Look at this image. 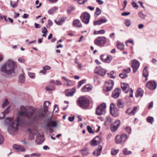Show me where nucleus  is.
<instances>
[{
    "label": "nucleus",
    "mask_w": 157,
    "mask_h": 157,
    "mask_svg": "<svg viewBox=\"0 0 157 157\" xmlns=\"http://www.w3.org/2000/svg\"><path fill=\"white\" fill-rule=\"evenodd\" d=\"M41 116L34 107L22 105L20 107V111L17 112V117L15 121H13V117H7L4 123L6 125L9 126L8 132L12 134L17 131L20 124L24 123V117L27 118L29 121L34 122L38 120Z\"/></svg>",
    "instance_id": "obj_1"
},
{
    "label": "nucleus",
    "mask_w": 157,
    "mask_h": 157,
    "mask_svg": "<svg viewBox=\"0 0 157 157\" xmlns=\"http://www.w3.org/2000/svg\"><path fill=\"white\" fill-rule=\"evenodd\" d=\"M17 68L16 62L11 59H8L2 66L1 71L7 75L15 73V69Z\"/></svg>",
    "instance_id": "obj_2"
},
{
    "label": "nucleus",
    "mask_w": 157,
    "mask_h": 157,
    "mask_svg": "<svg viewBox=\"0 0 157 157\" xmlns=\"http://www.w3.org/2000/svg\"><path fill=\"white\" fill-rule=\"evenodd\" d=\"M47 103H48V105H49L50 104V102L49 101H47L44 102V111H41L40 109H38L34 107L33 106H31L32 107H34V108H35V109H36L37 110L38 113L40 114L42 116H41V117H40V119H39L38 120H37V121H34V122H32L31 121H29L31 123H36L38 121L41 120L44 117L45 114L46 113V112L48 111V107L46 106V104Z\"/></svg>",
    "instance_id": "obj_3"
},
{
    "label": "nucleus",
    "mask_w": 157,
    "mask_h": 157,
    "mask_svg": "<svg viewBox=\"0 0 157 157\" xmlns=\"http://www.w3.org/2000/svg\"><path fill=\"white\" fill-rule=\"evenodd\" d=\"M90 101L85 96L79 97V106L83 109H87L89 106Z\"/></svg>",
    "instance_id": "obj_4"
},
{
    "label": "nucleus",
    "mask_w": 157,
    "mask_h": 157,
    "mask_svg": "<svg viewBox=\"0 0 157 157\" xmlns=\"http://www.w3.org/2000/svg\"><path fill=\"white\" fill-rule=\"evenodd\" d=\"M106 105L103 103L99 105L97 107L96 111V114L98 116L104 115L106 113Z\"/></svg>",
    "instance_id": "obj_5"
},
{
    "label": "nucleus",
    "mask_w": 157,
    "mask_h": 157,
    "mask_svg": "<svg viewBox=\"0 0 157 157\" xmlns=\"http://www.w3.org/2000/svg\"><path fill=\"white\" fill-rule=\"evenodd\" d=\"M107 41L106 38L105 36H100L97 37L94 41V43L97 46L103 47Z\"/></svg>",
    "instance_id": "obj_6"
},
{
    "label": "nucleus",
    "mask_w": 157,
    "mask_h": 157,
    "mask_svg": "<svg viewBox=\"0 0 157 157\" xmlns=\"http://www.w3.org/2000/svg\"><path fill=\"white\" fill-rule=\"evenodd\" d=\"M127 138V135L125 133H123L121 136L117 135L115 141L117 144L124 143Z\"/></svg>",
    "instance_id": "obj_7"
},
{
    "label": "nucleus",
    "mask_w": 157,
    "mask_h": 157,
    "mask_svg": "<svg viewBox=\"0 0 157 157\" xmlns=\"http://www.w3.org/2000/svg\"><path fill=\"white\" fill-rule=\"evenodd\" d=\"M115 105L113 103H111L110 106V111L112 115L117 117L119 116V113L117 108L115 107Z\"/></svg>",
    "instance_id": "obj_8"
},
{
    "label": "nucleus",
    "mask_w": 157,
    "mask_h": 157,
    "mask_svg": "<svg viewBox=\"0 0 157 157\" xmlns=\"http://www.w3.org/2000/svg\"><path fill=\"white\" fill-rule=\"evenodd\" d=\"M80 18L83 23L87 24L89 23L90 19V15L88 13L85 12L81 15Z\"/></svg>",
    "instance_id": "obj_9"
},
{
    "label": "nucleus",
    "mask_w": 157,
    "mask_h": 157,
    "mask_svg": "<svg viewBox=\"0 0 157 157\" xmlns=\"http://www.w3.org/2000/svg\"><path fill=\"white\" fill-rule=\"evenodd\" d=\"M140 65L139 62L136 59H134L132 61L131 67L133 69V72L135 73L138 69Z\"/></svg>",
    "instance_id": "obj_10"
},
{
    "label": "nucleus",
    "mask_w": 157,
    "mask_h": 157,
    "mask_svg": "<svg viewBox=\"0 0 157 157\" xmlns=\"http://www.w3.org/2000/svg\"><path fill=\"white\" fill-rule=\"evenodd\" d=\"M45 140L43 133L42 132L38 134L35 142L37 144H40L44 142Z\"/></svg>",
    "instance_id": "obj_11"
},
{
    "label": "nucleus",
    "mask_w": 157,
    "mask_h": 157,
    "mask_svg": "<svg viewBox=\"0 0 157 157\" xmlns=\"http://www.w3.org/2000/svg\"><path fill=\"white\" fill-rule=\"evenodd\" d=\"M94 71L95 73L101 76H104L106 72L105 70L100 67H96Z\"/></svg>",
    "instance_id": "obj_12"
},
{
    "label": "nucleus",
    "mask_w": 157,
    "mask_h": 157,
    "mask_svg": "<svg viewBox=\"0 0 157 157\" xmlns=\"http://www.w3.org/2000/svg\"><path fill=\"white\" fill-rule=\"evenodd\" d=\"M146 86L149 89L153 90L156 88L157 83L154 81H150L147 83Z\"/></svg>",
    "instance_id": "obj_13"
},
{
    "label": "nucleus",
    "mask_w": 157,
    "mask_h": 157,
    "mask_svg": "<svg viewBox=\"0 0 157 157\" xmlns=\"http://www.w3.org/2000/svg\"><path fill=\"white\" fill-rule=\"evenodd\" d=\"M102 141L101 138L98 136L93 139L90 142V144L91 146L96 145L99 144Z\"/></svg>",
    "instance_id": "obj_14"
},
{
    "label": "nucleus",
    "mask_w": 157,
    "mask_h": 157,
    "mask_svg": "<svg viewBox=\"0 0 157 157\" xmlns=\"http://www.w3.org/2000/svg\"><path fill=\"white\" fill-rule=\"evenodd\" d=\"M114 84V82L111 80H109L105 83L106 90L105 91L108 92L110 91L113 88Z\"/></svg>",
    "instance_id": "obj_15"
},
{
    "label": "nucleus",
    "mask_w": 157,
    "mask_h": 157,
    "mask_svg": "<svg viewBox=\"0 0 157 157\" xmlns=\"http://www.w3.org/2000/svg\"><path fill=\"white\" fill-rule=\"evenodd\" d=\"M120 124V121L119 120H117L111 126V129L112 131L115 132L118 128Z\"/></svg>",
    "instance_id": "obj_16"
},
{
    "label": "nucleus",
    "mask_w": 157,
    "mask_h": 157,
    "mask_svg": "<svg viewBox=\"0 0 157 157\" xmlns=\"http://www.w3.org/2000/svg\"><path fill=\"white\" fill-rule=\"evenodd\" d=\"M76 92V89L74 87L72 89H67L65 90V93L67 96H72Z\"/></svg>",
    "instance_id": "obj_17"
},
{
    "label": "nucleus",
    "mask_w": 157,
    "mask_h": 157,
    "mask_svg": "<svg viewBox=\"0 0 157 157\" xmlns=\"http://www.w3.org/2000/svg\"><path fill=\"white\" fill-rule=\"evenodd\" d=\"M13 148L14 150H16L18 152L25 151L24 147L17 144H13Z\"/></svg>",
    "instance_id": "obj_18"
},
{
    "label": "nucleus",
    "mask_w": 157,
    "mask_h": 157,
    "mask_svg": "<svg viewBox=\"0 0 157 157\" xmlns=\"http://www.w3.org/2000/svg\"><path fill=\"white\" fill-rule=\"evenodd\" d=\"M105 55H101L100 56V58L103 62L106 63H109L113 59V57L111 56H107L105 58H103Z\"/></svg>",
    "instance_id": "obj_19"
},
{
    "label": "nucleus",
    "mask_w": 157,
    "mask_h": 157,
    "mask_svg": "<svg viewBox=\"0 0 157 157\" xmlns=\"http://www.w3.org/2000/svg\"><path fill=\"white\" fill-rule=\"evenodd\" d=\"M120 93L121 90L118 88H116L113 91L112 96L114 98H117L119 97Z\"/></svg>",
    "instance_id": "obj_20"
},
{
    "label": "nucleus",
    "mask_w": 157,
    "mask_h": 157,
    "mask_svg": "<svg viewBox=\"0 0 157 157\" xmlns=\"http://www.w3.org/2000/svg\"><path fill=\"white\" fill-rule=\"evenodd\" d=\"M121 87L122 90L124 93H127L128 92V90H129V86L128 84L125 83H121Z\"/></svg>",
    "instance_id": "obj_21"
},
{
    "label": "nucleus",
    "mask_w": 157,
    "mask_h": 157,
    "mask_svg": "<svg viewBox=\"0 0 157 157\" xmlns=\"http://www.w3.org/2000/svg\"><path fill=\"white\" fill-rule=\"evenodd\" d=\"M102 148V146L101 145L99 146L98 148L93 152V154L96 156H99L101 154Z\"/></svg>",
    "instance_id": "obj_22"
},
{
    "label": "nucleus",
    "mask_w": 157,
    "mask_h": 157,
    "mask_svg": "<svg viewBox=\"0 0 157 157\" xmlns=\"http://www.w3.org/2000/svg\"><path fill=\"white\" fill-rule=\"evenodd\" d=\"M66 19V17H63L59 18L58 19V21H57V20H55L54 21L57 25H62Z\"/></svg>",
    "instance_id": "obj_23"
},
{
    "label": "nucleus",
    "mask_w": 157,
    "mask_h": 157,
    "mask_svg": "<svg viewBox=\"0 0 157 157\" xmlns=\"http://www.w3.org/2000/svg\"><path fill=\"white\" fill-rule=\"evenodd\" d=\"M144 91L141 88H139L136 91L135 96L136 98H138L139 97H142L143 95Z\"/></svg>",
    "instance_id": "obj_24"
},
{
    "label": "nucleus",
    "mask_w": 157,
    "mask_h": 157,
    "mask_svg": "<svg viewBox=\"0 0 157 157\" xmlns=\"http://www.w3.org/2000/svg\"><path fill=\"white\" fill-rule=\"evenodd\" d=\"M57 125V124L56 121L50 120L48 122L47 126L48 127H55Z\"/></svg>",
    "instance_id": "obj_25"
},
{
    "label": "nucleus",
    "mask_w": 157,
    "mask_h": 157,
    "mask_svg": "<svg viewBox=\"0 0 157 157\" xmlns=\"http://www.w3.org/2000/svg\"><path fill=\"white\" fill-rule=\"evenodd\" d=\"M52 83L49 84L45 87L46 90L47 91L54 90L55 89V86L54 85L51 84Z\"/></svg>",
    "instance_id": "obj_26"
},
{
    "label": "nucleus",
    "mask_w": 157,
    "mask_h": 157,
    "mask_svg": "<svg viewBox=\"0 0 157 157\" xmlns=\"http://www.w3.org/2000/svg\"><path fill=\"white\" fill-rule=\"evenodd\" d=\"M92 89L88 85L84 86L81 89V91L82 92H86L90 91Z\"/></svg>",
    "instance_id": "obj_27"
},
{
    "label": "nucleus",
    "mask_w": 157,
    "mask_h": 157,
    "mask_svg": "<svg viewBox=\"0 0 157 157\" xmlns=\"http://www.w3.org/2000/svg\"><path fill=\"white\" fill-rule=\"evenodd\" d=\"M147 67H145L143 71V75L144 77L146 78L145 79V81H146L147 79V77L148 75V71L147 70Z\"/></svg>",
    "instance_id": "obj_28"
},
{
    "label": "nucleus",
    "mask_w": 157,
    "mask_h": 157,
    "mask_svg": "<svg viewBox=\"0 0 157 157\" xmlns=\"http://www.w3.org/2000/svg\"><path fill=\"white\" fill-rule=\"evenodd\" d=\"M80 152L83 156H86L89 154L88 149L86 148L81 150Z\"/></svg>",
    "instance_id": "obj_29"
},
{
    "label": "nucleus",
    "mask_w": 157,
    "mask_h": 157,
    "mask_svg": "<svg viewBox=\"0 0 157 157\" xmlns=\"http://www.w3.org/2000/svg\"><path fill=\"white\" fill-rule=\"evenodd\" d=\"M117 48L121 50H123L124 48V46L123 44L121 43L119 41H117Z\"/></svg>",
    "instance_id": "obj_30"
},
{
    "label": "nucleus",
    "mask_w": 157,
    "mask_h": 157,
    "mask_svg": "<svg viewBox=\"0 0 157 157\" xmlns=\"http://www.w3.org/2000/svg\"><path fill=\"white\" fill-rule=\"evenodd\" d=\"M117 105L120 108H122L124 106V103L121 99H119L117 102Z\"/></svg>",
    "instance_id": "obj_31"
},
{
    "label": "nucleus",
    "mask_w": 157,
    "mask_h": 157,
    "mask_svg": "<svg viewBox=\"0 0 157 157\" xmlns=\"http://www.w3.org/2000/svg\"><path fill=\"white\" fill-rule=\"evenodd\" d=\"M50 82L51 83H54L58 86L61 85L62 84V82L59 80H52L50 81Z\"/></svg>",
    "instance_id": "obj_32"
},
{
    "label": "nucleus",
    "mask_w": 157,
    "mask_h": 157,
    "mask_svg": "<svg viewBox=\"0 0 157 157\" xmlns=\"http://www.w3.org/2000/svg\"><path fill=\"white\" fill-rule=\"evenodd\" d=\"M25 81V77L23 75H21L19 77V82L21 83L24 82Z\"/></svg>",
    "instance_id": "obj_33"
},
{
    "label": "nucleus",
    "mask_w": 157,
    "mask_h": 157,
    "mask_svg": "<svg viewBox=\"0 0 157 157\" xmlns=\"http://www.w3.org/2000/svg\"><path fill=\"white\" fill-rule=\"evenodd\" d=\"M57 9V7L56 6H54L49 10L48 11V13L50 14H53Z\"/></svg>",
    "instance_id": "obj_34"
},
{
    "label": "nucleus",
    "mask_w": 157,
    "mask_h": 157,
    "mask_svg": "<svg viewBox=\"0 0 157 157\" xmlns=\"http://www.w3.org/2000/svg\"><path fill=\"white\" fill-rule=\"evenodd\" d=\"M116 74L114 71H111L108 73V75L109 77L112 78H115L116 77Z\"/></svg>",
    "instance_id": "obj_35"
},
{
    "label": "nucleus",
    "mask_w": 157,
    "mask_h": 157,
    "mask_svg": "<svg viewBox=\"0 0 157 157\" xmlns=\"http://www.w3.org/2000/svg\"><path fill=\"white\" fill-rule=\"evenodd\" d=\"M10 5L13 8H15L18 6L17 2H14L13 3L12 1L11 0L10 1Z\"/></svg>",
    "instance_id": "obj_36"
},
{
    "label": "nucleus",
    "mask_w": 157,
    "mask_h": 157,
    "mask_svg": "<svg viewBox=\"0 0 157 157\" xmlns=\"http://www.w3.org/2000/svg\"><path fill=\"white\" fill-rule=\"evenodd\" d=\"M75 9L74 7L71 6H68L67 12L69 14H71L72 12Z\"/></svg>",
    "instance_id": "obj_37"
},
{
    "label": "nucleus",
    "mask_w": 157,
    "mask_h": 157,
    "mask_svg": "<svg viewBox=\"0 0 157 157\" xmlns=\"http://www.w3.org/2000/svg\"><path fill=\"white\" fill-rule=\"evenodd\" d=\"M147 122L152 124L154 121V119L152 117L149 116L147 118Z\"/></svg>",
    "instance_id": "obj_38"
},
{
    "label": "nucleus",
    "mask_w": 157,
    "mask_h": 157,
    "mask_svg": "<svg viewBox=\"0 0 157 157\" xmlns=\"http://www.w3.org/2000/svg\"><path fill=\"white\" fill-rule=\"evenodd\" d=\"M124 23L126 26L129 27L131 25V21L130 19H126L124 20Z\"/></svg>",
    "instance_id": "obj_39"
},
{
    "label": "nucleus",
    "mask_w": 157,
    "mask_h": 157,
    "mask_svg": "<svg viewBox=\"0 0 157 157\" xmlns=\"http://www.w3.org/2000/svg\"><path fill=\"white\" fill-rule=\"evenodd\" d=\"M67 80V85L68 86L73 85L75 83V81L71 80L69 79H68V80Z\"/></svg>",
    "instance_id": "obj_40"
},
{
    "label": "nucleus",
    "mask_w": 157,
    "mask_h": 157,
    "mask_svg": "<svg viewBox=\"0 0 157 157\" xmlns=\"http://www.w3.org/2000/svg\"><path fill=\"white\" fill-rule=\"evenodd\" d=\"M28 74L29 77L31 78L34 79L35 78L36 75L35 73L28 72Z\"/></svg>",
    "instance_id": "obj_41"
},
{
    "label": "nucleus",
    "mask_w": 157,
    "mask_h": 157,
    "mask_svg": "<svg viewBox=\"0 0 157 157\" xmlns=\"http://www.w3.org/2000/svg\"><path fill=\"white\" fill-rule=\"evenodd\" d=\"M123 152L125 155H128L131 154V152L130 151H128L127 148H124L123 151Z\"/></svg>",
    "instance_id": "obj_42"
},
{
    "label": "nucleus",
    "mask_w": 157,
    "mask_h": 157,
    "mask_svg": "<svg viewBox=\"0 0 157 157\" xmlns=\"http://www.w3.org/2000/svg\"><path fill=\"white\" fill-rule=\"evenodd\" d=\"M101 13V10L98 7H97L95 12V14L98 16L100 15Z\"/></svg>",
    "instance_id": "obj_43"
},
{
    "label": "nucleus",
    "mask_w": 157,
    "mask_h": 157,
    "mask_svg": "<svg viewBox=\"0 0 157 157\" xmlns=\"http://www.w3.org/2000/svg\"><path fill=\"white\" fill-rule=\"evenodd\" d=\"M73 25L75 27H78V20L76 19L74 21L73 23Z\"/></svg>",
    "instance_id": "obj_44"
},
{
    "label": "nucleus",
    "mask_w": 157,
    "mask_h": 157,
    "mask_svg": "<svg viewBox=\"0 0 157 157\" xmlns=\"http://www.w3.org/2000/svg\"><path fill=\"white\" fill-rule=\"evenodd\" d=\"M87 129L88 132L90 133H94V132L93 131V129L91 127L89 126L88 125L87 127Z\"/></svg>",
    "instance_id": "obj_45"
},
{
    "label": "nucleus",
    "mask_w": 157,
    "mask_h": 157,
    "mask_svg": "<svg viewBox=\"0 0 157 157\" xmlns=\"http://www.w3.org/2000/svg\"><path fill=\"white\" fill-rule=\"evenodd\" d=\"M118 150H115L112 149L111 150V154L112 155H115L118 153Z\"/></svg>",
    "instance_id": "obj_46"
},
{
    "label": "nucleus",
    "mask_w": 157,
    "mask_h": 157,
    "mask_svg": "<svg viewBox=\"0 0 157 157\" xmlns=\"http://www.w3.org/2000/svg\"><path fill=\"white\" fill-rule=\"evenodd\" d=\"M124 74L127 75V74L129 73L131 71V68L129 67H128L126 69H124L123 70Z\"/></svg>",
    "instance_id": "obj_47"
},
{
    "label": "nucleus",
    "mask_w": 157,
    "mask_h": 157,
    "mask_svg": "<svg viewBox=\"0 0 157 157\" xmlns=\"http://www.w3.org/2000/svg\"><path fill=\"white\" fill-rule=\"evenodd\" d=\"M125 113L128 114L133 115H132V109L130 108H128L127 110L125 111Z\"/></svg>",
    "instance_id": "obj_48"
},
{
    "label": "nucleus",
    "mask_w": 157,
    "mask_h": 157,
    "mask_svg": "<svg viewBox=\"0 0 157 157\" xmlns=\"http://www.w3.org/2000/svg\"><path fill=\"white\" fill-rule=\"evenodd\" d=\"M138 15L142 19H144L146 17V15L141 12H139L138 13Z\"/></svg>",
    "instance_id": "obj_49"
},
{
    "label": "nucleus",
    "mask_w": 157,
    "mask_h": 157,
    "mask_svg": "<svg viewBox=\"0 0 157 157\" xmlns=\"http://www.w3.org/2000/svg\"><path fill=\"white\" fill-rule=\"evenodd\" d=\"M126 131L129 134H130L131 132V128L129 127H127L125 128Z\"/></svg>",
    "instance_id": "obj_50"
},
{
    "label": "nucleus",
    "mask_w": 157,
    "mask_h": 157,
    "mask_svg": "<svg viewBox=\"0 0 157 157\" xmlns=\"http://www.w3.org/2000/svg\"><path fill=\"white\" fill-rule=\"evenodd\" d=\"M119 76L121 78L124 79L128 77V75L125 74H120L119 75Z\"/></svg>",
    "instance_id": "obj_51"
},
{
    "label": "nucleus",
    "mask_w": 157,
    "mask_h": 157,
    "mask_svg": "<svg viewBox=\"0 0 157 157\" xmlns=\"http://www.w3.org/2000/svg\"><path fill=\"white\" fill-rule=\"evenodd\" d=\"M9 103V102L7 99H5L4 102L3 103L2 105V107L4 108Z\"/></svg>",
    "instance_id": "obj_52"
},
{
    "label": "nucleus",
    "mask_w": 157,
    "mask_h": 157,
    "mask_svg": "<svg viewBox=\"0 0 157 157\" xmlns=\"http://www.w3.org/2000/svg\"><path fill=\"white\" fill-rule=\"evenodd\" d=\"M10 106L8 107L7 109H6L3 112H2L3 114H5V115L6 114L8 113L9 112V109H10Z\"/></svg>",
    "instance_id": "obj_53"
},
{
    "label": "nucleus",
    "mask_w": 157,
    "mask_h": 157,
    "mask_svg": "<svg viewBox=\"0 0 157 157\" xmlns=\"http://www.w3.org/2000/svg\"><path fill=\"white\" fill-rule=\"evenodd\" d=\"M100 23V24L102 23H105L107 22V20L106 19L101 18L99 20Z\"/></svg>",
    "instance_id": "obj_54"
},
{
    "label": "nucleus",
    "mask_w": 157,
    "mask_h": 157,
    "mask_svg": "<svg viewBox=\"0 0 157 157\" xmlns=\"http://www.w3.org/2000/svg\"><path fill=\"white\" fill-rule=\"evenodd\" d=\"M86 82V79H83L80 81H79V87L80 86L82 85L85 83Z\"/></svg>",
    "instance_id": "obj_55"
},
{
    "label": "nucleus",
    "mask_w": 157,
    "mask_h": 157,
    "mask_svg": "<svg viewBox=\"0 0 157 157\" xmlns=\"http://www.w3.org/2000/svg\"><path fill=\"white\" fill-rule=\"evenodd\" d=\"M4 142V139L2 135L0 133V144H3Z\"/></svg>",
    "instance_id": "obj_56"
},
{
    "label": "nucleus",
    "mask_w": 157,
    "mask_h": 157,
    "mask_svg": "<svg viewBox=\"0 0 157 157\" xmlns=\"http://www.w3.org/2000/svg\"><path fill=\"white\" fill-rule=\"evenodd\" d=\"M128 43H131L133 45H134V43H133V41L130 39H129V40H127V41H126L125 42V44L127 46H128V45L127 44Z\"/></svg>",
    "instance_id": "obj_57"
},
{
    "label": "nucleus",
    "mask_w": 157,
    "mask_h": 157,
    "mask_svg": "<svg viewBox=\"0 0 157 157\" xmlns=\"http://www.w3.org/2000/svg\"><path fill=\"white\" fill-rule=\"evenodd\" d=\"M51 67L48 65H46L45 66L43 67V69H44V70H45V71H46V70H49L51 69Z\"/></svg>",
    "instance_id": "obj_58"
},
{
    "label": "nucleus",
    "mask_w": 157,
    "mask_h": 157,
    "mask_svg": "<svg viewBox=\"0 0 157 157\" xmlns=\"http://www.w3.org/2000/svg\"><path fill=\"white\" fill-rule=\"evenodd\" d=\"M48 32V30L45 27H44L42 29V33H47Z\"/></svg>",
    "instance_id": "obj_59"
},
{
    "label": "nucleus",
    "mask_w": 157,
    "mask_h": 157,
    "mask_svg": "<svg viewBox=\"0 0 157 157\" xmlns=\"http://www.w3.org/2000/svg\"><path fill=\"white\" fill-rule=\"evenodd\" d=\"M100 23L99 21V20H98L97 21H94V26L96 25H100Z\"/></svg>",
    "instance_id": "obj_60"
},
{
    "label": "nucleus",
    "mask_w": 157,
    "mask_h": 157,
    "mask_svg": "<svg viewBox=\"0 0 157 157\" xmlns=\"http://www.w3.org/2000/svg\"><path fill=\"white\" fill-rule=\"evenodd\" d=\"M75 119V116H73L72 117H69L68 118V120L70 122H72Z\"/></svg>",
    "instance_id": "obj_61"
},
{
    "label": "nucleus",
    "mask_w": 157,
    "mask_h": 157,
    "mask_svg": "<svg viewBox=\"0 0 157 157\" xmlns=\"http://www.w3.org/2000/svg\"><path fill=\"white\" fill-rule=\"evenodd\" d=\"M106 119L107 121L111 123L112 121V119L109 116H107L106 117Z\"/></svg>",
    "instance_id": "obj_62"
},
{
    "label": "nucleus",
    "mask_w": 157,
    "mask_h": 157,
    "mask_svg": "<svg viewBox=\"0 0 157 157\" xmlns=\"http://www.w3.org/2000/svg\"><path fill=\"white\" fill-rule=\"evenodd\" d=\"M132 5L134 8H137L138 7V6L137 5L136 3L134 2H132Z\"/></svg>",
    "instance_id": "obj_63"
},
{
    "label": "nucleus",
    "mask_w": 157,
    "mask_h": 157,
    "mask_svg": "<svg viewBox=\"0 0 157 157\" xmlns=\"http://www.w3.org/2000/svg\"><path fill=\"white\" fill-rule=\"evenodd\" d=\"M18 61L21 63H24L25 61V60L21 58H19L18 59Z\"/></svg>",
    "instance_id": "obj_64"
}]
</instances>
